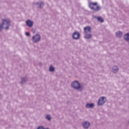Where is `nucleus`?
<instances>
[{
	"label": "nucleus",
	"mask_w": 129,
	"mask_h": 129,
	"mask_svg": "<svg viewBox=\"0 0 129 129\" xmlns=\"http://www.w3.org/2000/svg\"><path fill=\"white\" fill-rule=\"evenodd\" d=\"M32 41L33 43H39L41 41V35L38 34H36L32 38Z\"/></svg>",
	"instance_id": "nucleus-4"
},
{
	"label": "nucleus",
	"mask_w": 129,
	"mask_h": 129,
	"mask_svg": "<svg viewBox=\"0 0 129 129\" xmlns=\"http://www.w3.org/2000/svg\"><path fill=\"white\" fill-rule=\"evenodd\" d=\"M3 25L2 24V23H0V31H2V30H3Z\"/></svg>",
	"instance_id": "nucleus-21"
},
{
	"label": "nucleus",
	"mask_w": 129,
	"mask_h": 129,
	"mask_svg": "<svg viewBox=\"0 0 129 129\" xmlns=\"http://www.w3.org/2000/svg\"><path fill=\"white\" fill-rule=\"evenodd\" d=\"M94 103H88L86 104L85 105V107L86 108H93V107H94Z\"/></svg>",
	"instance_id": "nucleus-11"
},
{
	"label": "nucleus",
	"mask_w": 129,
	"mask_h": 129,
	"mask_svg": "<svg viewBox=\"0 0 129 129\" xmlns=\"http://www.w3.org/2000/svg\"><path fill=\"white\" fill-rule=\"evenodd\" d=\"M87 33H91V28L89 26H87L84 28V34Z\"/></svg>",
	"instance_id": "nucleus-9"
},
{
	"label": "nucleus",
	"mask_w": 129,
	"mask_h": 129,
	"mask_svg": "<svg viewBox=\"0 0 129 129\" xmlns=\"http://www.w3.org/2000/svg\"><path fill=\"white\" fill-rule=\"evenodd\" d=\"M96 19H97V20H98V21L101 23H103L104 22L103 19H102L101 17H97Z\"/></svg>",
	"instance_id": "nucleus-18"
},
{
	"label": "nucleus",
	"mask_w": 129,
	"mask_h": 129,
	"mask_svg": "<svg viewBox=\"0 0 129 129\" xmlns=\"http://www.w3.org/2000/svg\"><path fill=\"white\" fill-rule=\"evenodd\" d=\"M112 72L113 73H117L118 72V67L116 66H114L112 68Z\"/></svg>",
	"instance_id": "nucleus-13"
},
{
	"label": "nucleus",
	"mask_w": 129,
	"mask_h": 129,
	"mask_svg": "<svg viewBox=\"0 0 129 129\" xmlns=\"http://www.w3.org/2000/svg\"><path fill=\"white\" fill-rule=\"evenodd\" d=\"M35 6L37 7V8H43V7H44V3L41 1H39L35 4Z\"/></svg>",
	"instance_id": "nucleus-10"
},
{
	"label": "nucleus",
	"mask_w": 129,
	"mask_h": 129,
	"mask_svg": "<svg viewBox=\"0 0 129 129\" xmlns=\"http://www.w3.org/2000/svg\"><path fill=\"white\" fill-rule=\"evenodd\" d=\"M45 118H46V119H47V120L50 121V120H51L52 117H51V115L48 114L45 116Z\"/></svg>",
	"instance_id": "nucleus-16"
},
{
	"label": "nucleus",
	"mask_w": 129,
	"mask_h": 129,
	"mask_svg": "<svg viewBox=\"0 0 129 129\" xmlns=\"http://www.w3.org/2000/svg\"><path fill=\"white\" fill-rule=\"evenodd\" d=\"M49 71L50 72H54L55 71V68L53 66H50L49 67Z\"/></svg>",
	"instance_id": "nucleus-17"
},
{
	"label": "nucleus",
	"mask_w": 129,
	"mask_h": 129,
	"mask_svg": "<svg viewBox=\"0 0 129 129\" xmlns=\"http://www.w3.org/2000/svg\"><path fill=\"white\" fill-rule=\"evenodd\" d=\"M37 129H45V128H44L43 126H39L38 127Z\"/></svg>",
	"instance_id": "nucleus-22"
},
{
	"label": "nucleus",
	"mask_w": 129,
	"mask_h": 129,
	"mask_svg": "<svg viewBox=\"0 0 129 129\" xmlns=\"http://www.w3.org/2000/svg\"><path fill=\"white\" fill-rule=\"evenodd\" d=\"M25 35H26V36H27V37H30V36H31V34H30V33H29V32H26L25 33Z\"/></svg>",
	"instance_id": "nucleus-20"
},
{
	"label": "nucleus",
	"mask_w": 129,
	"mask_h": 129,
	"mask_svg": "<svg viewBox=\"0 0 129 129\" xmlns=\"http://www.w3.org/2000/svg\"><path fill=\"white\" fill-rule=\"evenodd\" d=\"M124 39L125 41H127L129 43V33H127L124 36Z\"/></svg>",
	"instance_id": "nucleus-15"
},
{
	"label": "nucleus",
	"mask_w": 129,
	"mask_h": 129,
	"mask_svg": "<svg viewBox=\"0 0 129 129\" xmlns=\"http://www.w3.org/2000/svg\"><path fill=\"white\" fill-rule=\"evenodd\" d=\"M71 87L72 88H74V89L78 90L79 91H82L83 90V88L81 86V84H80V83L78 81L73 82L71 84Z\"/></svg>",
	"instance_id": "nucleus-1"
},
{
	"label": "nucleus",
	"mask_w": 129,
	"mask_h": 129,
	"mask_svg": "<svg viewBox=\"0 0 129 129\" xmlns=\"http://www.w3.org/2000/svg\"><path fill=\"white\" fill-rule=\"evenodd\" d=\"M116 36L118 38L122 37V32L121 31H118L116 33Z\"/></svg>",
	"instance_id": "nucleus-14"
},
{
	"label": "nucleus",
	"mask_w": 129,
	"mask_h": 129,
	"mask_svg": "<svg viewBox=\"0 0 129 129\" xmlns=\"http://www.w3.org/2000/svg\"><path fill=\"white\" fill-rule=\"evenodd\" d=\"M27 81V78H22L21 79V83H22V84L25 83V82Z\"/></svg>",
	"instance_id": "nucleus-19"
},
{
	"label": "nucleus",
	"mask_w": 129,
	"mask_h": 129,
	"mask_svg": "<svg viewBox=\"0 0 129 129\" xmlns=\"http://www.w3.org/2000/svg\"><path fill=\"white\" fill-rule=\"evenodd\" d=\"M26 24L27 27L32 28L33 27V25H34V22L30 20H28L26 21Z\"/></svg>",
	"instance_id": "nucleus-8"
},
{
	"label": "nucleus",
	"mask_w": 129,
	"mask_h": 129,
	"mask_svg": "<svg viewBox=\"0 0 129 129\" xmlns=\"http://www.w3.org/2000/svg\"><path fill=\"white\" fill-rule=\"evenodd\" d=\"M106 102V97H101L99 98L98 101V105H103L104 103Z\"/></svg>",
	"instance_id": "nucleus-5"
},
{
	"label": "nucleus",
	"mask_w": 129,
	"mask_h": 129,
	"mask_svg": "<svg viewBox=\"0 0 129 129\" xmlns=\"http://www.w3.org/2000/svg\"><path fill=\"white\" fill-rule=\"evenodd\" d=\"M73 38L74 40H78L80 38V33L76 31L73 33Z\"/></svg>",
	"instance_id": "nucleus-7"
},
{
	"label": "nucleus",
	"mask_w": 129,
	"mask_h": 129,
	"mask_svg": "<svg viewBox=\"0 0 129 129\" xmlns=\"http://www.w3.org/2000/svg\"><path fill=\"white\" fill-rule=\"evenodd\" d=\"M89 7L91 10L97 12L100 10V7L97 6V3L89 2Z\"/></svg>",
	"instance_id": "nucleus-3"
},
{
	"label": "nucleus",
	"mask_w": 129,
	"mask_h": 129,
	"mask_svg": "<svg viewBox=\"0 0 129 129\" xmlns=\"http://www.w3.org/2000/svg\"><path fill=\"white\" fill-rule=\"evenodd\" d=\"M82 126L84 128L88 129L90 126V122L88 121H84L82 122Z\"/></svg>",
	"instance_id": "nucleus-6"
},
{
	"label": "nucleus",
	"mask_w": 129,
	"mask_h": 129,
	"mask_svg": "<svg viewBox=\"0 0 129 129\" xmlns=\"http://www.w3.org/2000/svg\"><path fill=\"white\" fill-rule=\"evenodd\" d=\"M84 38L85 39H91L92 34L91 33H84Z\"/></svg>",
	"instance_id": "nucleus-12"
},
{
	"label": "nucleus",
	"mask_w": 129,
	"mask_h": 129,
	"mask_svg": "<svg viewBox=\"0 0 129 129\" xmlns=\"http://www.w3.org/2000/svg\"><path fill=\"white\" fill-rule=\"evenodd\" d=\"M44 129H49V128H44Z\"/></svg>",
	"instance_id": "nucleus-23"
},
{
	"label": "nucleus",
	"mask_w": 129,
	"mask_h": 129,
	"mask_svg": "<svg viewBox=\"0 0 129 129\" xmlns=\"http://www.w3.org/2000/svg\"><path fill=\"white\" fill-rule=\"evenodd\" d=\"M2 25L3 29H5V30H8V29L10 28V26H11V21L7 19H2Z\"/></svg>",
	"instance_id": "nucleus-2"
}]
</instances>
